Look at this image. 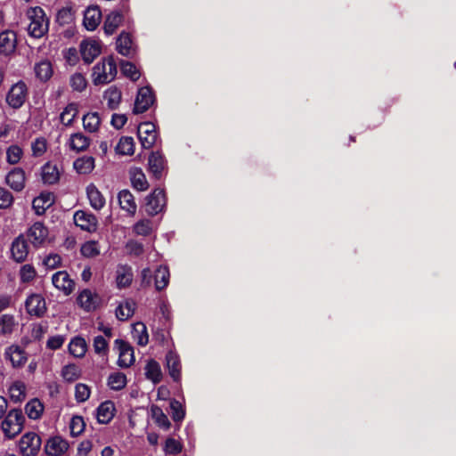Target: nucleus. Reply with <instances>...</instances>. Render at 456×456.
I'll return each instance as SVG.
<instances>
[{
  "instance_id": "nucleus-1",
  "label": "nucleus",
  "mask_w": 456,
  "mask_h": 456,
  "mask_svg": "<svg viewBox=\"0 0 456 456\" xmlns=\"http://www.w3.org/2000/svg\"><path fill=\"white\" fill-rule=\"evenodd\" d=\"M25 420V417L20 409H12L9 411L1 423V428L4 437L13 439L20 434L24 428Z\"/></svg>"
},
{
  "instance_id": "nucleus-2",
  "label": "nucleus",
  "mask_w": 456,
  "mask_h": 456,
  "mask_svg": "<svg viewBox=\"0 0 456 456\" xmlns=\"http://www.w3.org/2000/svg\"><path fill=\"white\" fill-rule=\"evenodd\" d=\"M117 64L113 56H109L102 62H98L93 68V82L95 86L105 85L116 77Z\"/></svg>"
},
{
  "instance_id": "nucleus-3",
  "label": "nucleus",
  "mask_w": 456,
  "mask_h": 456,
  "mask_svg": "<svg viewBox=\"0 0 456 456\" xmlns=\"http://www.w3.org/2000/svg\"><path fill=\"white\" fill-rule=\"evenodd\" d=\"M28 15L31 20L28 26V33L35 38H40L48 31L49 20L45 12L40 6L31 7L28 11Z\"/></svg>"
},
{
  "instance_id": "nucleus-4",
  "label": "nucleus",
  "mask_w": 456,
  "mask_h": 456,
  "mask_svg": "<svg viewBox=\"0 0 456 456\" xmlns=\"http://www.w3.org/2000/svg\"><path fill=\"white\" fill-rule=\"evenodd\" d=\"M28 89L23 80H20L13 84L9 89L5 102L13 110H18L23 106L27 101Z\"/></svg>"
},
{
  "instance_id": "nucleus-5",
  "label": "nucleus",
  "mask_w": 456,
  "mask_h": 456,
  "mask_svg": "<svg viewBox=\"0 0 456 456\" xmlns=\"http://www.w3.org/2000/svg\"><path fill=\"white\" fill-rule=\"evenodd\" d=\"M41 437L35 432L25 433L20 439L19 448L22 456H36L41 448Z\"/></svg>"
},
{
  "instance_id": "nucleus-6",
  "label": "nucleus",
  "mask_w": 456,
  "mask_h": 456,
  "mask_svg": "<svg viewBox=\"0 0 456 456\" xmlns=\"http://www.w3.org/2000/svg\"><path fill=\"white\" fill-rule=\"evenodd\" d=\"M155 101L156 97L154 91L150 86L141 87L135 97L133 113H144L150 109Z\"/></svg>"
},
{
  "instance_id": "nucleus-7",
  "label": "nucleus",
  "mask_w": 456,
  "mask_h": 456,
  "mask_svg": "<svg viewBox=\"0 0 456 456\" xmlns=\"http://www.w3.org/2000/svg\"><path fill=\"white\" fill-rule=\"evenodd\" d=\"M137 135L144 149H151L156 142L158 133L151 122H142L138 126Z\"/></svg>"
},
{
  "instance_id": "nucleus-8",
  "label": "nucleus",
  "mask_w": 456,
  "mask_h": 456,
  "mask_svg": "<svg viewBox=\"0 0 456 456\" xmlns=\"http://www.w3.org/2000/svg\"><path fill=\"white\" fill-rule=\"evenodd\" d=\"M115 346L118 349V365L124 369L130 367L135 361L133 346L121 338L115 340Z\"/></svg>"
},
{
  "instance_id": "nucleus-9",
  "label": "nucleus",
  "mask_w": 456,
  "mask_h": 456,
  "mask_svg": "<svg viewBox=\"0 0 456 456\" xmlns=\"http://www.w3.org/2000/svg\"><path fill=\"white\" fill-rule=\"evenodd\" d=\"M166 204V196L163 189L156 188L146 198V212L154 216L159 214Z\"/></svg>"
},
{
  "instance_id": "nucleus-10",
  "label": "nucleus",
  "mask_w": 456,
  "mask_h": 456,
  "mask_svg": "<svg viewBox=\"0 0 456 456\" xmlns=\"http://www.w3.org/2000/svg\"><path fill=\"white\" fill-rule=\"evenodd\" d=\"M73 219L75 224L83 231L94 232L97 230V217L90 212L85 210H77L75 212Z\"/></svg>"
},
{
  "instance_id": "nucleus-11",
  "label": "nucleus",
  "mask_w": 456,
  "mask_h": 456,
  "mask_svg": "<svg viewBox=\"0 0 456 456\" xmlns=\"http://www.w3.org/2000/svg\"><path fill=\"white\" fill-rule=\"evenodd\" d=\"M4 359L10 361L13 368H21L28 361V354L18 345H11L4 350Z\"/></svg>"
},
{
  "instance_id": "nucleus-12",
  "label": "nucleus",
  "mask_w": 456,
  "mask_h": 456,
  "mask_svg": "<svg viewBox=\"0 0 456 456\" xmlns=\"http://www.w3.org/2000/svg\"><path fill=\"white\" fill-rule=\"evenodd\" d=\"M25 307L28 314L43 317L46 312L45 299L40 294H32L26 299Z\"/></svg>"
},
{
  "instance_id": "nucleus-13",
  "label": "nucleus",
  "mask_w": 456,
  "mask_h": 456,
  "mask_svg": "<svg viewBox=\"0 0 456 456\" xmlns=\"http://www.w3.org/2000/svg\"><path fill=\"white\" fill-rule=\"evenodd\" d=\"M53 285L59 290L63 291L66 296L70 295L75 289V281L70 279L66 271H59L52 277Z\"/></svg>"
},
{
  "instance_id": "nucleus-14",
  "label": "nucleus",
  "mask_w": 456,
  "mask_h": 456,
  "mask_svg": "<svg viewBox=\"0 0 456 456\" xmlns=\"http://www.w3.org/2000/svg\"><path fill=\"white\" fill-rule=\"evenodd\" d=\"M27 236L35 247H38L47 239L48 228L42 222H35L28 228Z\"/></svg>"
},
{
  "instance_id": "nucleus-15",
  "label": "nucleus",
  "mask_w": 456,
  "mask_h": 456,
  "mask_svg": "<svg viewBox=\"0 0 456 456\" xmlns=\"http://www.w3.org/2000/svg\"><path fill=\"white\" fill-rule=\"evenodd\" d=\"M11 253L12 259L17 263H22L26 260L28 254V247L22 234H20L12 242Z\"/></svg>"
},
{
  "instance_id": "nucleus-16",
  "label": "nucleus",
  "mask_w": 456,
  "mask_h": 456,
  "mask_svg": "<svg viewBox=\"0 0 456 456\" xmlns=\"http://www.w3.org/2000/svg\"><path fill=\"white\" fill-rule=\"evenodd\" d=\"M69 447V443L65 439L55 436L47 440L45 451L50 456H61L68 451Z\"/></svg>"
},
{
  "instance_id": "nucleus-17",
  "label": "nucleus",
  "mask_w": 456,
  "mask_h": 456,
  "mask_svg": "<svg viewBox=\"0 0 456 456\" xmlns=\"http://www.w3.org/2000/svg\"><path fill=\"white\" fill-rule=\"evenodd\" d=\"M17 45V36L12 30H4L0 33V54L8 56L14 53Z\"/></svg>"
},
{
  "instance_id": "nucleus-18",
  "label": "nucleus",
  "mask_w": 456,
  "mask_h": 456,
  "mask_svg": "<svg viewBox=\"0 0 456 456\" xmlns=\"http://www.w3.org/2000/svg\"><path fill=\"white\" fill-rule=\"evenodd\" d=\"M5 182L14 191H21L24 189L26 183L25 171L21 167L12 168L7 174Z\"/></svg>"
},
{
  "instance_id": "nucleus-19",
  "label": "nucleus",
  "mask_w": 456,
  "mask_h": 456,
  "mask_svg": "<svg viewBox=\"0 0 456 456\" xmlns=\"http://www.w3.org/2000/svg\"><path fill=\"white\" fill-rule=\"evenodd\" d=\"M55 202V195L51 191H42L33 200L32 205L37 215L41 216Z\"/></svg>"
},
{
  "instance_id": "nucleus-20",
  "label": "nucleus",
  "mask_w": 456,
  "mask_h": 456,
  "mask_svg": "<svg viewBox=\"0 0 456 456\" xmlns=\"http://www.w3.org/2000/svg\"><path fill=\"white\" fill-rule=\"evenodd\" d=\"M77 305L86 312L94 311L99 304V297L88 289H83L77 297Z\"/></svg>"
},
{
  "instance_id": "nucleus-21",
  "label": "nucleus",
  "mask_w": 456,
  "mask_h": 456,
  "mask_svg": "<svg viewBox=\"0 0 456 456\" xmlns=\"http://www.w3.org/2000/svg\"><path fill=\"white\" fill-rule=\"evenodd\" d=\"M166 362L170 377L175 382H179L181 380L182 368L179 355L173 351H169L166 354Z\"/></svg>"
},
{
  "instance_id": "nucleus-22",
  "label": "nucleus",
  "mask_w": 456,
  "mask_h": 456,
  "mask_svg": "<svg viewBox=\"0 0 456 456\" xmlns=\"http://www.w3.org/2000/svg\"><path fill=\"white\" fill-rule=\"evenodd\" d=\"M80 53L83 61L90 64L101 53V46L95 41H82L80 44Z\"/></svg>"
},
{
  "instance_id": "nucleus-23",
  "label": "nucleus",
  "mask_w": 456,
  "mask_h": 456,
  "mask_svg": "<svg viewBox=\"0 0 456 456\" xmlns=\"http://www.w3.org/2000/svg\"><path fill=\"white\" fill-rule=\"evenodd\" d=\"M165 164V157L159 151H152L149 156V170L156 179H159L162 176Z\"/></svg>"
},
{
  "instance_id": "nucleus-24",
  "label": "nucleus",
  "mask_w": 456,
  "mask_h": 456,
  "mask_svg": "<svg viewBox=\"0 0 456 456\" xmlns=\"http://www.w3.org/2000/svg\"><path fill=\"white\" fill-rule=\"evenodd\" d=\"M96 411L98 422L101 424H108L115 416L116 407L112 401L107 400L97 407Z\"/></svg>"
},
{
  "instance_id": "nucleus-25",
  "label": "nucleus",
  "mask_w": 456,
  "mask_h": 456,
  "mask_svg": "<svg viewBox=\"0 0 456 456\" xmlns=\"http://www.w3.org/2000/svg\"><path fill=\"white\" fill-rule=\"evenodd\" d=\"M102 12L98 6H90L86 8L84 13V26L87 30H94L100 24Z\"/></svg>"
},
{
  "instance_id": "nucleus-26",
  "label": "nucleus",
  "mask_w": 456,
  "mask_h": 456,
  "mask_svg": "<svg viewBox=\"0 0 456 456\" xmlns=\"http://www.w3.org/2000/svg\"><path fill=\"white\" fill-rule=\"evenodd\" d=\"M34 72L38 80L45 83L49 81L53 75V64L49 60H41L35 64Z\"/></svg>"
},
{
  "instance_id": "nucleus-27",
  "label": "nucleus",
  "mask_w": 456,
  "mask_h": 456,
  "mask_svg": "<svg viewBox=\"0 0 456 456\" xmlns=\"http://www.w3.org/2000/svg\"><path fill=\"white\" fill-rule=\"evenodd\" d=\"M132 186L137 191H143L149 187L146 176L140 167H133L129 170Z\"/></svg>"
},
{
  "instance_id": "nucleus-28",
  "label": "nucleus",
  "mask_w": 456,
  "mask_h": 456,
  "mask_svg": "<svg viewBox=\"0 0 456 456\" xmlns=\"http://www.w3.org/2000/svg\"><path fill=\"white\" fill-rule=\"evenodd\" d=\"M41 176L44 183L55 184L60 180L59 169L56 165L47 162L42 167Z\"/></svg>"
},
{
  "instance_id": "nucleus-29",
  "label": "nucleus",
  "mask_w": 456,
  "mask_h": 456,
  "mask_svg": "<svg viewBox=\"0 0 456 456\" xmlns=\"http://www.w3.org/2000/svg\"><path fill=\"white\" fill-rule=\"evenodd\" d=\"M124 16L120 12H112L107 15L104 24L103 30L107 36L114 34L118 26L122 23Z\"/></svg>"
},
{
  "instance_id": "nucleus-30",
  "label": "nucleus",
  "mask_w": 456,
  "mask_h": 456,
  "mask_svg": "<svg viewBox=\"0 0 456 456\" xmlns=\"http://www.w3.org/2000/svg\"><path fill=\"white\" fill-rule=\"evenodd\" d=\"M118 202L122 209L134 215L136 211V203L134 195L128 190H122L118 195Z\"/></svg>"
},
{
  "instance_id": "nucleus-31",
  "label": "nucleus",
  "mask_w": 456,
  "mask_h": 456,
  "mask_svg": "<svg viewBox=\"0 0 456 456\" xmlns=\"http://www.w3.org/2000/svg\"><path fill=\"white\" fill-rule=\"evenodd\" d=\"M69 353L74 357L82 358L87 350L86 339L80 336L73 338L68 346Z\"/></svg>"
},
{
  "instance_id": "nucleus-32",
  "label": "nucleus",
  "mask_w": 456,
  "mask_h": 456,
  "mask_svg": "<svg viewBox=\"0 0 456 456\" xmlns=\"http://www.w3.org/2000/svg\"><path fill=\"white\" fill-rule=\"evenodd\" d=\"M86 193L93 208L100 210L104 207L105 200L94 184L91 183L87 186Z\"/></svg>"
},
{
  "instance_id": "nucleus-33",
  "label": "nucleus",
  "mask_w": 456,
  "mask_h": 456,
  "mask_svg": "<svg viewBox=\"0 0 456 456\" xmlns=\"http://www.w3.org/2000/svg\"><path fill=\"white\" fill-rule=\"evenodd\" d=\"M45 406L38 398H33L25 405V412L31 419H38L44 412Z\"/></svg>"
},
{
  "instance_id": "nucleus-34",
  "label": "nucleus",
  "mask_w": 456,
  "mask_h": 456,
  "mask_svg": "<svg viewBox=\"0 0 456 456\" xmlns=\"http://www.w3.org/2000/svg\"><path fill=\"white\" fill-rule=\"evenodd\" d=\"M145 376L148 379L151 380L154 384H158L162 379V371L159 363L151 359L145 366Z\"/></svg>"
},
{
  "instance_id": "nucleus-35",
  "label": "nucleus",
  "mask_w": 456,
  "mask_h": 456,
  "mask_svg": "<svg viewBox=\"0 0 456 456\" xmlns=\"http://www.w3.org/2000/svg\"><path fill=\"white\" fill-rule=\"evenodd\" d=\"M73 167L78 174H90L94 168V158L91 156H84L77 159Z\"/></svg>"
},
{
  "instance_id": "nucleus-36",
  "label": "nucleus",
  "mask_w": 456,
  "mask_h": 456,
  "mask_svg": "<svg viewBox=\"0 0 456 456\" xmlns=\"http://www.w3.org/2000/svg\"><path fill=\"white\" fill-rule=\"evenodd\" d=\"M151 418L154 419V422L162 429L168 430L171 427V423L167 418V416L164 413L162 409L156 405L152 404L151 406Z\"/></svg>"
},
{
  "instance_id": "nucleus-37",
  "label": "nucleus",
  "mask_w": 456,
  "mask_h": 456,
  "mask_svg": "<svg viewBox=\"0 0 456 456\" xmlns=\"http://www.w3.org/2000/svg\"><path fill=\"white\" fill-rule=\"evenodd\" d=\"M170 273L167 266L160 265L154 274L155 289L158 291L164 289L169 283Z\"/></svg>"
},
{
  "instance_id": "nucleus-38",
  "label": "nucleus",
  "mask_w": 456,
  "mask_h": 456,
  "mask_svg": "<svg viewBox=\"0 0 456 456\" xmlns=\"http://www.w3.org/2000/svg\"><path fill=\"white\" fill-rule=\"evenodd\" d=\"M90 145V139L82 133L71 134L69 147L71 150L79 152L86 151Z\"/></svg>"
},
{
  "instance_id": "nucleus-39",
  "label": "nucleus",
  "mask_w": 456,
  "mask_h": 456,
  "mask_svg": "<svg viewBox=\"0 0 456 456\" xmlns=\"http://www.w3.org/2000/svg\"><path fill=\"white\" fill-rule=\"evenodd\" d=\"M132 336L141 346H146L149 342L147 328L143 322H138L134 324Z\"/></svg>"
},
{
  "instance_id": "nucleus-40",
  "label": "nucleus",
  "mask_w": 456,
  "mask_h": 456,
  "mask_svg": "<svg viewBox=\"0 0 456 456\" xmlns=\"http://www.w3.org/2000/svg\"><path fill=\"white\" fill-rule=\"evenodd\" d=\"M132 37L127 32L122 31L117 39V51L123 56L130 55Z\"/></svg>"
},
{
  "instance_id": "nucleus-41",
  "label": "nucleus",
  "mask_w": 456,
  "mask_h": 456,
  "mask_svg": "<svg viewBox=\"0 0 456 456\" xmlns=\"http://www.w3.org/2000/svg\"><path fill=\"white\" fill-rule=\"evenodd\" d=\"M117 285L118 288H127L133 281L132 268L129 266H121L117 272Z\"/></svg>"
},
{
  "instance_id": "nucleus-42",
  "label": "nucleus",
  "mask_w": 456,
  "mask_h": 456,
  "mask_svg": "<svg viewBox=\"0 0 456 456\" xmlns=\"http://www.w3.org/2000/svg\"><path fill=\"white\" fill-rule=\"evenodd\" d=\"M127 383L126 376L120 371L110 373L108 378V386L110 389L119 391L123 389Z\"/></svg>"
},
{
  "instance_id": "nucleus-43",
  "label": "nucleus",
  "mask_w": 456,
  "mask_h": 456,
  "mask_svg": "<svg viewBox=\"0 0 456 456\" xmlns=\"http://www.w3.org/2000/svg\"><path fill=\"white\" fill-rule=\"evenodd\" d=\"M77 113V104L76 102L69 103L61 113V122L66 126H71Z\"/></svg>"
},
{
  "instance_id": "nucleus-44",
  "label": "nucleus",
  "mask_w": 456,
  "mask_h": 456,
  "mask_svg": "<svg viewBox=\"0 0 456 456\" xmlns=\"http://www.w3.org/2000/svg\"><path fill=\"white\" fill-rule=\"evenodd\" d=\"M10 399L17 403L22 402L26 397V387L21 381H15L9 387Z\"/></svg>"
},
{
  "instance_id": "nucleus-45",
  "label": "nucleus",
  "mask_w": 456,
  "mask_h": 456,
  "mask_svg": "<svg viewBox=\"0 0 456 456\" xmlns=\"http://www.w3.org/2000/svg\"><path fill=\"white\" fill-rule=\"evenodd\" d=\"M116 151L120 155H133L134 152V142L133 137L122 136L116 146Z\"/></svg>"
},
{
  "instance_id": "nucleus-46",
  "label": "nucleus",
  "mask_w": 456,
  "mask_h": 456,
  "mask_svg": "<svg viewBox=\"0 0 456 456\" xmlns=\"http://www.w3.org/2000/svg\"><path fill=\"white\" fill-rule=\"evenodd\" d=\"M101 118L99 117L98 112H89L83 117V126L84 128L90 132H96L100 126Z\"/></svg>"
},
{
  "instance_id": "nucleus-47",
  "label": "nucleus",
  "mask_w": 456,
  "mask_h": 456,
  "mask_svg": "<svg viewBox=\"0 0 456 456\" xmlns=\"http://www.w3.org/2000/svg\"><path fill=\"white\" fill-rule=\"evenodd\" d=\"M81 375V369L75 363H69L61 370L63 379L69 383L74 382Z\"/></svg>"
},
{
  "instance_id": "nucleus-48",
  "label": "nucleus",
  "mask_w": 456,
  "mask_h": 456,
  "mask_svg": "<svg viewBox=\"0 0 456 456\" xmlns=\"http://www.w3.org/2000/svg\"><path fill=\"white\" fill-rule=\"evenodd\" d=\"M120 68L123 75L129 77L132 81H137L140 78L141 74L133 62L122 61Z\"/></svg>"
},
{
  "instance_id": "nucleus-49",
  "label": "nucleus",
  "mask_w": 456,
  "mask_h": 456,
  "mask_svg": "<svg viewBox=\"0 0 456 456\" xmlns=\"http://www.w3.org/2000/svg\"><path fill=\"white\" fill-rule=\"evenodd\" d=\"M15 319L12 314H3L0 317V335H9L13 331Z\"/></svg>"
},
{
  "instance_id": "nucleus-50",
  "label": "nucleus",
  "mask_w": 456,
  "mask_h": 456,
  "mask_svg": "<svg viewBox=\"0 0 456 456\" xmlns=\"http://www.w3.org/2000/svg\"><path fill=\"white\" fill-rule=\"evenodd\" d=\"M171 418L175 422H181L185 417V410L176 399H172L169 403Z\"/></svg>"
},
{
  "instance_id": "nucleus-51",
  "label": "nucleus",
  "mask_w": 456,
  "mask_h": 456,
  "mask_svg": "<svg viewBox=\"0 0 456 456\" xmlns=\"http://www.w3.org/2000/svg\"><path fill=\"white\" fill-rule=\"evenodd\" d=\"M23 151L20 146L11 145L6 150V161L11 165H15L20 160Z\"/></svg>"
},
{
  "instance_id": "nucleus-52",
  "label": "nucleus",
  "mask_w": 456,
  "mask_h": 456,
  "mask_svg": "<svg viewBox=\"0 0 456 456\" xmlns=\"http://www.w3.org/2000/svg\"><path fill=\"white\" fill-rule=\"evenodd\" d=\"M85 421L83 417L81 416H74L72 417L70 423H69V428H70V435L74 437L79 436L82 434L85 430Z\"/></svg>"
},
{
  "instance_id": "nucleus-53",
  "label": "nucleus",
  "mask_w": 456,
  "mask_h": 456,
  "mask_svg": "<svg viewBox=\"0 0 456 456\" xmlns=\"http://www.w3.org/2000/svg\"><path fill=\"white\" fill-rule=\"evenodd\" d=\"M91 395L90 387L83 383H78L75 387V399L77 403L87 401Z\"/></svg>"
},
{
  "instance_id": "nucleus-54",
  "label": "nucleus",
  "mask_w": 456,
  "mask_h": 456,
  "mask_svg": "<svg viewBox=\"0 0 456 456\" xmlns=\"http://www.w3.org/2000/svg\"><path fill=\"white\" fill-rule=\"evenodd\" d=\"M69 84L74 91L83 92L86 88L87 81L81 73H75L70 77Z\"/></svg>"
},
{
  "instance_id": "nucleus-55",
  "label": "nucleus",
  "mask_w": 456,
  "mask_h": 456,
  "mask_svg": "<svg viewBox=\"0 0 456 456\" xmlns=\"http://www.w3.org/2000/svg\"><path fill=\"white\" fill-rule=\"evenodd\" d=\"M106 94L108 95V107L110 110L117 109L121 100V92L117 87H110L106 91Z\"/></svg>"
},
{
  "instance_id": "nucleus-56",
  "label": "nucleus",
  "mask_w": 456,
  "mask_h": 456,
  "mask_svg": "<svg viewBox=\"0 0 456 456\" xmlns=\"http://www.w3.org/2000/svg\"><path fill=\"white\" fill-rule=\"evenodd\" d=\"M56 20L61 26L70 24L74 20L72 9L70 7L61 8L57 13Z\"/></svg>"
},
{
  "instance_id": "nucleus-57",
  "label": "nucleus",
  "mask_w": 456,
  "mask_h": 456,
  "mask_svg": "<svg viewBox=\"0 0 456 456\" xmlns=\"http://www.w3.org/2000/svg\"><path fill=\"white\" fill-rule=\"evenodd\" d=\"M37 276L36 269L32 265L27 264L21 266L20 271V281L24 283L32 281Z\"/></svg>"
},
{
  "instance_id": "nucleus-58",
  "label": "nucleus",
  "mask_w": 456,
  "mask_h": 456,
  "mask_svg": "<svg viewBox=\"0 0 456 456\" xmlns=\"http://www.w3.org/2000/svg\"><path fill=\"white\" fill-rule=\"evenodd\" d=\"M94 349L95 354L106 355L109 352V344L102 336H96L94 339Z\"/></svg>"
},
{
  "instance_id": "nucleus-59",
  "label": "nucleus",
  "mask_w": 456,
  "mask_h": 456,
  "mask_svg": "<svg viewBox=\"0 0 456 456\" xmlns=\"http://www.w3.org/2000/svg\"><path fill=\"white\" fill-rule=\"evenodd\" d=\"M81 254L86 257H94L100 254L95 241H87L81 247Z\"/></svg>"
},
{
  "instance_id": "nucleus-60",
  "label": "nucleus",
  "mask_w": 456,
  "mask_h": 456,
  "mask_svg": "<svg viewBox=\"0 0 456 456\" xmlns=\"http://www.w3.org/2000/svg\"><path fill=\"white\" fill-rule=\"evenodd\" d=\"M182 444L175 438L168 437L166 440L164 451L167 454H178L182 452Z\"/></svg>"
},
{
  "instance_id": "nucleus-61",
  "label": "nucleus",
  "mask_w": 456,
  "mask_h": 456,
  "mask_svg": "<svg viewBox=\"0 0 456 456\" xmlns=\"http://www.w3.org/2000/svg\"><path fill=\"white\" fill-rule=\"evenodd\" d=\"M12 194L5 188L0 187V208H9L13 203Z\"/></svg>"
},
{
  "instance_id": "nucleus-62",
  "label": "nucleus",
  "mask_w": 456,
  "mask_h": 456,
  "mask_svg": "<svg viewBox=\"0 0 456 456\" xmlns=\"http://www.w3.org/2000/svg\"><path fill=\"white\" fill-rule=\"evenodd\" d=\"M33 155L36 157L42 156L46 151V140L44 137L37 138L31 145Z\"/></svg>"
},
{
  "instance_id": "nucleus-63",
  "label": "nucleus",
  "mask_w": 456,
  "mask_h": 456,
  "mask_svg": "<svg viewBox=\"0 0 456 456\" xmlns=\"http://www.w3.org/2000/svg\"><path fill=\"white\" fill-rule=\"evenodd\" d=\"M134 231L138 235L148 236L151 232L150 220L138 221L134 226Z\"/></svg>"
},
{
  "instance_id": "nucleus-64",
  "label": "nucleus",
  "mask_w": 456,
  "mask_h": 456,
  "mask_svg": "<svg viewBox=\"0 0 456 456\" xmlns=\"http://www.w3.org/2000/svg\"><path fill=\"white\" fill-rule=\"evenodd\" d=\"M65 342V337L63 335L52 336L46 342V347L50 350L60 349Z\"/></svg>"
}]
</instances>
